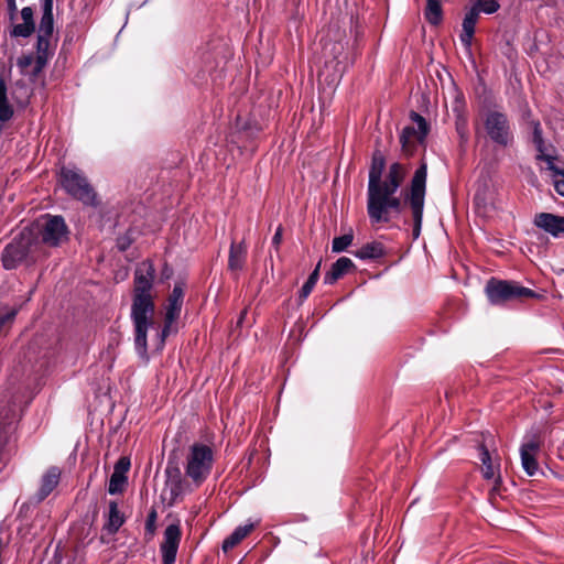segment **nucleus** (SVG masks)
Listing matches in <instances>:
<instances>
[{
    "instance_id": "f03ea898",
    "label": "nucleus",
    "mask_w": 564,
    "mask_h": 564,
    "mask_svg": "<svg viewBox=\"0 0 564 564\" xmlns=\"http://www.w3.org/2000/svg\"><path fill=\"white\" fill-rule=\"evenodd\" d=\"M155 269L151 261L141 262L134 272L131 321L134 327V349L145 364L149 361L148 332L153 326L154 301L151 294Z\"/></svg>"
},
{
    "instance_id": "6ab92c4d",
    "label": "nucleus",
    "mask_w": 564,
    "mask_h": 564,
    "mask_svg": "<svg viewBox=\"0 0 564 564\" xmlns=\"http://www.w3.org/2000/svg\"><path fill=\"white\" fill-rule=\"evenodd\" d=\"M247 261V246L245 241L239 243L231 242L229 248V257H228V269L232 273L240 272L246 264Z\"/></svg>"
},
{
    "instance_id": "1a4fd4ad",
    "label": "nucleus",
    "mask_w": 564,
    "mask_h": 564,
    "mask_svg": "<svg viewBox=\"0 0 564 564\" xmlns=\"http://www.w3.org/2000/svg\"><path fill=\"white\" fill-rule=\"evenodd\" d=\"M410 117L415 127L406 126L400 134L402 152L408 156L413 155L417 147L423 144V116L416 111H411Z\"/></svg>"
},
{
    "instance_id": "e433bc0d",
    "label": "nucleus",
    "mask_w": 564,
    "mask_h": 564,
    "mask_svg": "<svg viewBox=\"0 0 564 564\" xmlns=\"http://www.w3.org/2000/svg\"><path fill=\"white\" fill-rule=\"evenodd\" d=\"M554 176V187L555 191L561 195L564 196V170H560L554 165V169H551Z\"/></svg>"
},
{
    "instance_id": "cd10ccee",
    "label": "nucleus",
    "mask_w": 564,
    "mask_h": 564,
    "mask_svg": "<svg viewBox=\"0 0 564 564\" xmlns=\"http://www.w3.org/2000/svg\"><path fill=\"white\" fill-rule=\"evenodd\" d=\"M383 253L382 245L373 241L362 246L355 252V256L361 260H372L381 258Z\"/></svg>"
},
{
    "instance_id": "49530a36",
    "label": "nucleus",
    "mask_w": 564,
    "mask_h": 564,
    "mask_svg": "<svg viewBox=\"0 0 564 564\" xmlns=\"http://www.w3.org/2000/svg\"><path fill=\"white\" fill-rule=\"evenodd\" d=\"M246 316H247V310H243V311L240 313L239 318H238V321H237V325H238V326H241V325H242L243 319H245V317H246Z\"/></svg>"
},
{
    "instance_id": "393cba45",
    "label": "nucleus",
    "mask_w": 564,
    "mask_h": 564,
    "mask_svg": "<svg viewBox=\"0 0 564 564\" xmlns=\"http://www.w3.org/2000/svg\"><path fill=\"white\" fill-rule=\"evenodd\" d=\"M444 19L443 8L440 0H425V20L434 26L442 24Z\"/></svg>"
},
{
    "instance_id": "2eb2a0df",
    "label": "nucleus",
    "mask_w": 564,
    "mask_h": 564,
    "mask_svg": "<svg viewBox=\"0 0 564 564\" xmlns=\"http://www.w3.org/2000/svg\"><path fill=\"white\" fill-rule=\"evenodd\" d=\"M478 19L479 14H477L476 9L471 8L466 11L465 17L463 19L462 33L459 34V40L463 46L468 51H470L473 45L475 28Z\"/></svg>"
},
{
    "instance_id": "a878e982",
    "label": "nucleus",
    "mask_w": 564,
    "mask_h": 564,
    "mask_svg": "<svg viewBox=\"0 0 564 564\" xmlns=\"http://www.w3.org/2000/svg\"><path fill=\"white\" fill-rule=\"evenodd\" d=\"M124 518L121 514V512L118 509V505L116 501L109 502V513L108 519L105 524V530L108 531V533H116L120 527L123 524Z\"/></svg>"
},
{
    "instance_id": "58836bf2",
    "label": "nucleus",
    "mask_w": 564,
    "mask_h": 564,
    "mask_svg": "<svg viewBox=\"0 0 564 564\" xmlns=\"http://www.w3.org/2000/svg\"><path fill=\"white\" fill-rule=\"evenodd\" d=\"M130 468V459L128 457H121L115 465L113 473L126 475Z\"/></svg>"
},
{
    "instance_id": "4468645a",
    "label": "nucleus",
    "mask_w": 564,
    "mask_h": 564,
    "mask_svg": "<svg viewBox=\"0 0 564 564\" xmlns=\"http://www.w3.org/2000/svg\"><path fill=\"white\" fill-rule=\"evenodd\" d=\"M51 39L52 36L37 34L35 66L33 67L34 76L42 72L50 57L53 55V51L51 50Z\"/></svg>"
},
{
    "instance_id": "c85d7f7f",
    "label": "nucleus",
    "mask_w": 564,
    "mask_h": 564,
    "mask_svg": "<svg viewBox=\"0 0 564 564\" xmlns=\"http://www.w3.org/2000/svg\"><path fill=\"white\" fill-rule=\"evenodd\" d=\"M479 451H480V460L482 463V475H484V478L486 479H492L495 477V474H496V468L492 464V460H491V456H490V453L488 451V448L481 444L479 446Z\"/></svg>"
},
{
    "instance_id": "f8f14e48",
    "label": "nucleus",
    "mask_w": 564,
    "mask_h": 564,
    "mask_svg": "<svg viewBox=\"0 0 564 564\" xmlns=\"http://www.w3.org/2000/svg\"><path fill=\"white\" fill-rule=\"evenodd\" d=\"M533 224L554 238L564 235V216L552 213H539L534 216Z\"/></svg>"
},
{
    "instance_id": "b1692460",
    "label": "nucleus",
    "mask_w": 564,
    "mask_h": 564,
    "mask_svg": "<svg viewBox=\"0 0 564 564\" xmlns=\"http://www.w3.org/2000/svg\"><path fill=\"white\" fill-rule=\"evenodd\" d=\"M15 411L11 406L0 405V445L6 441L8 433L13 429Z\"/></svg>"
},
{
    "instance_id": "412c9836",
    "label": "nucleus",
    "mask_w": 564,
    "mask_h": 564,
    "mask_svg": "<svg viewBox=\"0 0 564 564\" xmlns=\"http://www.w3.org/2000/svg\"><path fill=\"white\" fill-rule=\"evenodd\" d=\"M354 262L351 259L347 257H340L332 264V268L324 275L325 284H334L337 280L344 276L351 268H354Z\"/></svg>"
},
{
    "instance_id": "5701e85b",
    "label": "nucleus",
    "mask_w": 564,
    "mask_h": 564,
    "mask_svg": "<svg viewBox=\"0 0 564 564\" xmlns=\"http://www.w3.org/2000/svg\"><path fill=\"white\" fill-rule=\"evenodd\" d=\"M254 529V523H247L243 525L237 527L229 536H227L223 542V551L228 552L238 545L252 530Z\"/></svg>"
},
{
    "instance_id": "c03bdc74",
    "label": "nucleus",
    "mask_w": 564,
    "mask_h": 564,
    "mask_svg": "<svg viewBox=\"0 0 564 564\" xmlns=\"http://www.w3.org/2000/svg\"><path fill=\"white\" fill-rule=\"evenodd\" d=\"M131 242L132 241L128 236H122L118 238L117 247L119 248V250L126 251L130 247Z\"/></svg>"
},
{
    "instance_id": "8fccbe9b",
    "label": "nucleus",
    "mask_w": 564,
    "mask_h": 564,
    "mask_svg": "<svg viewBox=\"0 0 564 564\" xmlns=\"http://www.w3.org/2000/svg\"><path fill=\"white\" fill-rule=\"evenodd\" d=\"M319 269H321V261H318V263H317V265L315 267V269H314V270H316V271H317V273L319 274Z\"/></svg>"
},
{
    "instance_id": "f704fd0d",
    "label": "nucleus",
    "mask_w": 564,
    "mask_h": 564,
    "mask_svg": "<svg viewBox=\"0 0 564 564\" xmlns=\"http://www.w3.org/2000/svg\"><path fill=\"white\" fill-rule=\"evenodd\" d=\"M533 144L538 152L535 159L538 161L546 162L549 170L554 169V158L552 155L545 153L546 148H545L544 140L541 141V143H533Z\"/></svg>"
},
{
    "instance_id": "6e6552de",
    "label": "nucleus",
    "mask_w": 564,
    "mask_h": 564,
    "mask_svg": "<svg viewBox=\"0 0 564 564\" xmlns=\"http://www.w3.org/2000/svg\"><path fill=\"white\" fill-rule=\"evenodd\" d=\"M41 242L48 247H58L68 238L65 219L59 215H45L40 230Z\"/></svg>"
},
{
    "instance_id": "37998d69",
    "label": "nucleus",
    "mask_w": 564,
    "mask_h": 564,
    "mask_svg": "<svg viewBox=\"0 0 564 564\" xmlns=\"http://www.w3.org/2000/svg\"><path fill=\"white\" fill-rule=\"evenodd\" d=\"M8 18L11 24L17 20L18 7L15 0H7Z\"/></svg>"
},
{
    "instance_id": "9b49d317",
    "label": "nucleus",
    "mask_w": 564,
    "mask_h": 564,
    "mask_svg": "<svg viewBox=\"0 0 564 564\" xmlns=\"http://www.w3.org/2000/svg\"><path fill=\"white\" fill-rule=\"evenodd\" d=\"M181 536L182 533L178 524H169L164 530L163 542L160 547L163 564L175 563Z\"/></svg>"
},
{
    "instance_id": "4be33fe9",
    "label": "nucleus",
    "mask_w": 564,
    "mask_h": 564,
    "mask_svg": "<svg viewBox=\"0 0 564 564\" xmlns=\"http://www.w3.org/2000/svg\"><path fill=\"white\" fill-rule=\"evenodd\" d=\"M54 0H42V17L37 28V34L53 36L54 32Z\"/></svg>"
},
{
    "instance_id": "a19ab883",
    "label": "nucleus",
    "mask_w": 564,
    "mask_h": 564,
    "mask_svg": "<svg viewBox=\"0 0 564 564\" xmlns=\"http://www.w3.org/2000/svg\"><path fill=\"white\" fill-rule=\"evenodd\" d=\"M533 131H532V142L541 143L543 141V131L539 121L532 122Z\"/></svg>"
},
{
    "instance_id": "79ce46f5",
    "label": "nucleus",
    "mask_w": 564,
    "mask_h": 564,
    "mask_svg": "<svg viewBox=\"0 0 564 564\" xmlns=\"http://www.w3.org/2000/svg\"><path fill=\"white\" fill-rule=\"evenodd\" d=\"M18 66L20 67L21 72L24 73L28 67H30L32 64L35 65V58L32 55H23L18 59Z\"/></svg>"
},
{
    "instance_id": "ddd939ff",
    "label": "nucleus",
    "mask_w": 564,
    "mask_h": 564,
    "mask_svg": "<svg viewBox=\"0 0 564 564\" xmlns=\"http://www.w3.org/2000/svg\"><path fill=\"white\" fill-rule=\"evenodd\" d=\"M386 167V159L380 151H375L369 169L368 193H372L386 185V180L382 182V173Z\"/></svg>"
},
{
    "instance_id": "4c0bfd02",
    "label": "nucleus",
    "mask_w": 564,
    "mask_h": 564,
    "mask_svg": "<svg viewBox=\"0 0 564 564\" xmlns=\"http://www.w3.org/2000/svg\"><path fill=\"white\" fill-rule=\"evenodd\" d=\"M17 315V310L6 305H0V328L7 323L12 321Z\"/></svg>"
},
{
    "instance_id": "9d476101",
    "label": "nucleus",
    "mask_w": 564,
    "mask_h": 564,
    "mask_svg": "<svg viewBox=\"0 0 564 564\" xmlns=\"http://www.w3.org/2000/svg\"><path fill=\"white\" fill-rule=\"evenodd\" d=\"M542 445L541 437L538 433H533L525 437L520 448L521 464L529 476H534L539 470L536 455Z\"/></svg>"
},
{
    "instance_id": "423d86ee",
    "label": "nucleus",
    "mask_w": 564,
    "mask_h": 564,
    "mask_svg": "<svg viewBox=\"0 0 564 564\" xmlns=\"http://www.w3.org/2000/svg\"><path fill=\"white\" fill-rule=\"evenodd\" d=\"M214 464V451L203 443H194L186 457L185 474L196 485L203 484L209 476Z\"/></svg>"
},
{
    "instance_id": "72a5a7b5",
    "label": "nucleus",
    "mask_w": 564,
    "mask_h": 564,
    "mask_svg": "<svg viewBox=\"0 0 564 564\" xmlns=\"http://www.w3.org/2000/svg\"><path fill=\"white\" fill-rule=\"evenodd\" d=\"M156 520H158V512H156L155 508H152L148 513V517L145 520V528H144L145 536L148 540H151L155 534Z\"/></svg>"
},
{
    "instance_id": "20e7f679",
    "label": "nucleus",
    "mask_w": 564,
    "mask_h": 564,
    "mask_svg": "<svg viewBox=\"0 0 564 564\" xmlns=\"http://www.w3.org/2000/svg\"><path fill=\"white\" fill-rule=\"evenodd\" d=\"M59 184L67 195L88 207L99 205L98 195L85 173L76 166H63Z\"/></svg>"
},
{
    "instance_id": "0eeeda50",
    "label": "nucleus",
    "mask_w": 564,
    "mask_h": 564,
    "mask_svg": "<svg viewBox=\"0 0 564 564\" xmlns=\"http://www.w3.org/2000/svg\"><path fill=\"white\" fill-rule=\"evenodd\" d=\"M484 126L490 140L503 148L514 141L510 120L505 112L492 110L485 118Z\"/></svg>"
},
{
    "instance_id": "bb28decb",
    "label": "nucleus",
    "mask_w": 564,
    "mask_h": 564,
    "mask_svg": "<svg viewBox=\"0 0 564 564\" xmlns=\"http://www.w3.org/2000/svg\"><path fill=\"white\" fill-rule=\"evenodd\" d=\"M13 117V109L9 105L7 96V85L2 76H0V129L2 124Z\"/></svg>"
},
{
    "instance_id": "a18cd8bd",
    "label": "nucleus",
    "mask_w": 564,
    "mask_h": 564,
    "mask_svg": "<svg viewBox=\"0 0 564 564\" xmlns=\"http://www.w3.org/2000/svg\"><path fill=\"white\" fill-rule=\"evenodd\" d=\"M282 241V227H278L273 237H272V246L278 248Z\"/></svg>"
},
{
    "instance_id": "ea45409f",
    "label": "nucleus",
    "mask_w": 564,
    "mask_h": 564,
    "mask_svg": "<svg viewBox=\"0 0 564 564\" xmlns=\"http://www.w3.org/2000/svg\"><path fill=\"white\" fill-rule=\"evenodd\" d=\"M173 323L174 322H169V319L165 318L164 326L161 329V332L158 334L159 346L160 347H163V345L165 343V339H166V337L169 336V334L171 332V327H172Z\"/></svg>"
},
{
    "instance_id": "39448f33",
    "label": "nucleus",
    "mask_w": 564,
    "mask_h": 564,
    "mask_svg": "<svg viewBox=\"0 0 564 564\" xmlns=\"http://www.w3.org/2000/svg\"><path fill=\"white\" fill-rule=\"evenodd\" d=\"M40 247V242L33 236V232L23 229L13 240L8 243L2 252V265L7 270L18 268L23 261L36 260L35 252Z\"/></svg>"
},
{
    "instance_id": "c9c22d12",
    "label": "nucleus",
    "mask_w": 564,
    "mask_h": 564,
    "mask_svg": "<svg viewBox=\"0 0 564 564\" xmlns=\"http://www.w3.org/2000/svg\"><path fill=\"white\" fill-rule=\"evenodd\" d=\"M487 192H488V188H487L486 183L478 185V188L474 196V203L478 209H480V208L486 209V207L488 205Z\"/></svg>"
},
{
    "instance_id": "7c9ffc66",
    "label": "nucleus",
    "mask_w": 564,
    "mask_h": 564,
    "mask_svg": "<svg viewBox=\"0 0 564 564\" xmlns=\"http://www.w3.org/2000/svg\"><path fill=\"white\" fill-rule=\"evenodd\" d=\"M318 273L316 270H313L312 273L308 275L306 282L303 284V286L300 290L299 293V302L302 304L308 295L312 293L314 286L316 285L318 281Z\"/></svg>"
},
{
    "instance_id": "09e8293b",
    "label": "nucleus",
    "mask_w": 564,
    "mask_h": 564,
    "mask_svg": "<svg viewBox=\"0 0 564 564\" xmlns=\"http://www.w3.org/2000/svg\"><path fill=\"white\" fill-rule=\"evenodd\" d=\"M416 503V501L414 500L411 506L409 507V510H408V513L411 512L414 508V505Z\"/></svg>"
},
{
    "instance_id": "473e14b6",
    "label": "nucleus",
    "mask_w": 564,
    "mask_h": 564,
    "mask_svg": "<svg viewBox=\"0 0 564 564\" xmlns=\"http://www.w3.org/2000/svg\"><path fill=\"white\" fill-rule=\"evenodd\" d=\"M352 240L354 235L351 231L339 237H335L332 242V251L336 253L345 251L351 245Z\"/></svg>"
},
{
    "instance_id": "3c124183",
    "label": "nucleus",
    "mask_w": 564,
    "mask_h": 564,
    "mask_svg": "<svg viewBox=\"0 0 564 564\" xmlns=\"http://www.w3.org/2000/svg\"><path fill=\"white\" fill-rule=\"evenodd\" d=\"M427 132H429V128H427V123L425 122V130H424L425 135L427 134Z\"/></svg>"
},
{
    "instance_id": "aec40b11",
    "label": "nucleus",
    "mask_w": 564,
    "mask_h": 564,
    "mask_svg": "<svg viewBox=\"0 0 564 564\" xmlns=\"http://www.w3.org/2000/svg\"><path fill=\"white\" fill-rule=\"evenodd\" d=\"M165 485L170 490L171 500H175L183 491V479L181 469L172 464L165 468Z\"/></svg>"
},
{
    "instance_id": "c756f323",
    "label": "nucleus",
    "mask_w": 564,
    "mask_h": 564,
    "mask_svg": "<svg viewBox=\"0 0 564 564\" xmlns=\"http://www.w3.org/2000/svg\"><path fill=\"white\" fill-rule=\"evenodd\" d=\"M128 481L127 475H120L119 473H112L109 479L108 492L110 495H118L123 491V488Z\"/></svg>"
},
{
    "instance_id": "7ed1b4c3",
    "label": "nucleus",
    "mask_w": 564,
    "mask_h": 564,
    "mask_svg": "<svg viewBox=\"0 0 564 564\" xmlns=\"http://www.w3.org/2000/svg\"><path fill=\"white\" fill-rule=\"evenodd\" d=\"M485 293L492 305L502 306L510 302H524L527 300H540L542 294L521 285L513 280H500L490 278L485 286Z\"/></svg>"
},
{
    "instance_id": "a211bd4d",
    "label": "nucleus",
    "mask_w": 564,
    "mask_h": 564,
    "mask_svg": "<svg viewBox=\"0 0 564 564\" xmlns=\"http://www.w3.org/2000/svg\"><path fill=\"white\" fill-rule=\"evenodd\" d=\"M61 470L57 467H51L42 476L41 486L35 495L36 502L43 501L58 485Z\"/></svg>"
},
{
    "instance_id": "de8ad7c7",
    "label": "nucleus",
    "mask_w": 564,
    "mask_h": 564,
    "mask_svg": "<svg viewBox=\"0 0 564 564\" xmlns=\"http://www.w3.org/2000/svg\"><path fill=\"white\" fill-rule=\"evenodd\" d=\"M420 89H417V91L415 94L412 95L413 98H415L416 100H419L420 98Z\"/></svg>"
},
{
    "instance_id": "f3484780",
    "label": "nucleus",
    "mask_w": 564,
    "mask_h": 564,
    "mask_svg": "<svg viewBox=\"0 0 564 564\" xmlns=\"http://www.w3.org/2000/svg\"><path fill=\"white\" fill-rule=\"evenodd\" d=\"M184 301V283H175L167 300L165 316L169 322H175L182 311Z\"/></svg>"
},
{
    "instance_id": "2f4dec72",
    "label": "nucleus",
    "mask_w": 564,
    "mask_h": 564,
    "mask_svg": "<svg viewBox=\"0 0 564 564\" xmlns=\"http://www.w3.org/2000/svg\"><path fill=\"white\" fill-rule=\"evenodd\" d=\"M499 8V0H477L471 7V9H476L477 14H480V12L492 14Z\"/></svg>"
},
{
    "instance_id": "dca6fc26",
    "label": "nucleus",
    "mask_w": 564,
    "mask_h": 564,
    "mask_svg": "<svg viewBox=\"0 0 564 564\" xmlns=\"http://www.w3.org/2000/svg\"><path fill=\"white\" fill-rule=\"evenodd\" d=\"M22 23L12 24L10 30L11 37H30L35 31V24L33 19V10L31 7H24L21 10Z\"/></svg>"
},
{
    "instance_id": "f257e3e1",
    "label": "nucleus",
    "mask_w": 564,
    "mask_h": 564,
    "mask_svg": "<svg viewBox=\"0 0 564 564\" xmlns=\"http://www.w3.org/2000/svg\"><path fill=\"white\" fill-rule=\"evenodd\" d=\"M405 176V169L395 162L389 167L386 185L368 194L367 209L372 223L388 221L390 209L401 213L409 207L413 216V237L417 239L421 234L423 214V162L416 167L410 188L401 192L402 198L393 197Z\"/></svg>"
}]
</instances>
